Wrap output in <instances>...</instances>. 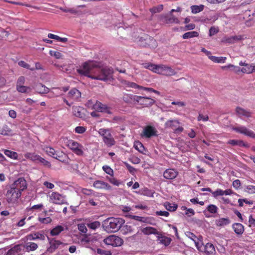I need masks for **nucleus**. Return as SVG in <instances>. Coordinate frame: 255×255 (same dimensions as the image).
<instances>
[{
  "label": "nucleus",
  "mask_w": 255,
  "mask_h": 255,
  "mask_svg": "<svg viewBox=\"0 0 255 255\" xmlns=\"http://www.w3.org/2000/svg\"><path fill=\"white\" fill-rule=\"evenodd\" d=\"M77 72L93 79L106 80L108 77L107 71L102 68L99 63L94 61H88L84 62L77 69Z\"/></svg>",
  "instance_id": "obj_1"
},
{
  "label": "nucleus",
  "mask_w": 255,
  "mask_h": 255,
  "mask_svg": "<svg viewBox=\"0 0 255 255\" xmlns=\"http://www.w3.org/2000/svg\"><path fill=\"white\" fill-rule=\"evenodd\" d=\"M21 196V194L20 192L16 191L10 186L5 194V199L8 204L13 205L18 203Z\"/></svg>",
  "instance_id": "obj_2"
},
{
  "label": "nucleus",
  "mask_w": 255,
  "mask_h": 255,
  "mask_svg": "<svg viewBox=\"0 0 255 255\" xmlns=\"http://www.w3.org/2000/svg\"><path fill=\"white\" fill-rule=\"evenodd\" d=\"M67 146L77 155H83L84 146L78 142L72 139L69 140L67 142Z\"/></svg>",
  "instance_id": "obj_3"
},
{
  "label": "nucleus",
  "mask_w": 255,
  "mask_h": 255,
  "mask_svg": "<svg viewBox=\"0 0 255 255\" xmlns=\"http://www.w3.org/2000/svg\"><path fill=\"white\" fill-rule=\"evenodd\" d=\"M49 202L54 204H67L65 196L57 192H52L49 195Z\"/></svg>",
  "instance_id": "obj_4"
},
{
  "label": "nucleus",
  "mask_w": 255,
  "mask_h": 255,
  "mask_svg": "<svg viewBox=\"0 0 255 255\" xmlns=\"http://www.w3.org/2000/svg\"><path fill=\"white\" fill-rule=\"evenodd\" d=\"M10 187L22 194V192L27 189V184L26 181L23 177H20L16 180L10 185Z\"/></svg>",
  "instance_id": "obj_5"
},
{
  "label": "nucleus",
  "mask_w": 255,
  "mask_h": 255,
  "mask_svg": "<svg viewBox=\"0 0 255 255\" xmlns=\"http://www.w3.org/2000/svg\"><path fill=\"white\" fill-rule=\"evenodd\" d=\"M179 125L180 122L176 120H170L165 123V127L171 128L175 133H179L183 131V128Z\"/></svg>",
  "instance_id": "obj_6"
},
{
  "label": "nucleus",
  "mask_w": 255,
  "mask_h": 255,
  "mask_svg": "<svg viewBox=\"0 0 255 255\" xmlns=\"http://www.w3.org/2000/svg\"><path fill=\"white\" fill-rule=\"evenodd\" d=\"M99 132L103 136L104 142L109 146H112V134L110 130L100 128Z\"/></svg>",
  "instance_id": "obj_7"
},
{
  "label": "nucleus",
  "mask_w": 255,
  "mask_h": 255,
  "mask_svg": "<svg viewBox=\"0 0 255 255\" xmlns=\"http://www.w3.org/2000/svg\"><path fill=\"white\" fill-rule=\"evenodd\" d=\"M93 109L96 111L104 113L107 114L111 113V108L107 105L104 104L99 101L96 102L93 105Z\"/></svg>",
  "instance_id": "obj_8"
},
{
  "label": "nucleus",
  "mask_w": 255,
  "mask_h": 255,
  "mask_svg": "<svg viewBox=\"0 0 255 255\" xmlns=\"http://www.w3.org/2000/svg\"><path fill=\"white\" fill-rule=\"evenodd\" d=\"M135 98V102L144 107L150 106L155 102V101L153 99L146 97L137 96Z\"/></svg>",
  "instance_id": "obj_9"
},
{
  "label": "nucleus",
  "mask_w": 255,
  "mask_h": 255,
  "mask_svg": "<svg viewBox=\"0 0 255 255\" xmlns=\"http://www.w3.org/2000/svg\"><path fill=\"white\" fill-rule=\"evenodd\" d=\"M244 39V36L241 35L226 36L222 38V42L226 44H234Z\"/></svg>",
  "instance_id": "obj_10"
},
{
  "label": "nucleus",
  "mask_w": 255,
  "mask_h": 255,
  "mask_svg": "<svg viewBox=\"0 0 255 255\" xmlns=\"http://www.w3.org/2000/svg\"><path fill=\"white\" fill-rule=\"evenodd\" d=\"M233 129L237 132L244 134L248 136L255 138V133L244 126L234 127Z\"/></svg>",
  "instance_id": "obj_11"
},
{
  "label": "nucleus",
  "mask_w": 255,
  "mask_h": 255,
  "mask_svg": "<svg viewBox=\"0 0 255 255\" xmlns=\"http://www.w3.org/2000/svg\"><path fill=\"white\" fill-rule=\"evenodd\" d=\"M156 133L157 130L154 127L151 126H147L143 128L141 136L149 138L151 136L156 135Z\"/></svg>",
  "instance_id": "obj_12"
},
{
  "label": "nucleus",
  "mask_w": 255,
  "mask_h": 255,
  "mask_svg": "<svg viewBox=\"0 0 255 255\" xmlns=\"http://www.w3.org/2000/svg\"><path fill=\"white\" fill-rule=\"evenodd\" d=\"M23 251L24 247L22 245H16L7 252L6 255H19L21 254Z\"/></svg>",
  "instance_id": "obj_13"
},
{
  "label": "nucleus",
  "mask_w": 255,
  "mask_h": 255,
  "mask_svg": "<svg viewBox=\"0 0 255 255\" xmlns=\"http://www.w3.org/2000/svg\"><path fill=\"white\" fill-rule=\"evenodd\" d=\"M81 97V92L76 88L71 89L67 94V98L74 101H79Z\"/></svg>",
  "instance_id": "obj_14"
},
{
  "label": "nucleus",
  "mask_w": 255,
  "mask_h": 255,
  "mask_svg": "<svg viewBox=\"0 0 255 255\" xmlns=\"http://www.w3.org/2000/svg\"><path fill=\"white\" fill-rule=\"evenodd\" d=\"M125 223V220L120 218H113V233L118 231Z\"/></svg>",
  "instance_id": "obj_15"
},
{
  "label": "nucleus",
  "mask_w": 255,
  "mask_h": 255,
  "mask_svg": "<svg viewBox=\"0 0 255 255\" xmlns=\"http://www.w3.org/2000/svg\"><path fill=\"white\" fill-rule=\"evenodd\" d=\"M178 172L176 170L173 168L166 169L163 173V176L165 178L172 180L175 178L178 175Z\"/></svg>",
  "instance_id": "obj_16"
},
{
  "label": "nucleus",
  "mask_w": 255,
  "mask_h": 255,
  "mask_svg": "<svg viewBox=\"0 0 255 255\" xmlns=\"http://www.w3.org/2000/svg\"><path fill=\"white\" fill-rule=\"evenodd\" d=\"M50 247L47 249V252L49 253H53L57 249L60 245L63 243L59 240H56L55 239H49Z\"/></svg>",
  "instance_id": "obj_17"
},
{
  "label": "nucleus",
  "mask_w": 255,
  "mask_h": 255,
  "mask_svg": "<svg viewBox=\"0 0 255 255\" xmlns=\"http://www.w3.org/2000/svg\"><path fill=\"white\" fill-rule=\"evenodd\" d=\"M176 74L174 70L171 67L164 65H161V70L160 74L165 76H173Z\"/></svg>",
  "instance_id": "obj_18"
},
{
  "label": "nucleus",
  "mask_w": 255,
  "mask_h": 255,
  "mask_svg": "<svg viewBox=\"0 0 255 255\" xmlns=\"http://www.w3.org/2000/svg\"><path fill=\"white\" fill-rule=\"evenodd\" d=\"M215 225L217 227L223 228L231 223L229 218H220L215 220Z\"/></svg>",
  "instance_id": "obj_19"
},
{
  "label": "nucleus",
  "mask_w": 255,
  "mask_h": 255,
  "mask_svg": "<svg viewBox=\"0 0 255 255\" xmlns=\"http://www.w3.org/2000/svg\"><path fill=\"white\" fill-rule=\"evenodd\" d=\"M26 237L27 240H35L36 239H38L43 241L45 239V235L38 232L28 235Z\"/></svg>",
  "instance_id": "obj_20"
},
{
  "label": "nucleus",
  "mask_w": 255,
  "mask_h": 255,
  "mask_svg": "<svg viewBox=\"0 0 255 255\" xmlns=\"http://www.w3.org/2000/svg\"><path fill=\"white\" fill-rule=\"evenodd\" d=\"M93 186L97 189H108L110 186L106 182L101 180H96L93 183Z\"/></svg>",
  "instance_id": "obj_21"
},
{
  "label": "nucleus",
  "mask_w": 255,
  "mask_h": 255,
  "mask_svg": "<svg viewBox=\"0 0 255 255\" xmlns=\"http://www.w3.org/2000/svg\"><path fill=\"white\" fill-rule=\"evenodd\" d=\"M236 111L240 118H242L243 117L246 118H249L251 117L252 113L250 111H247L241 108H237Z\"/></svg>",
  "instance_id": "obj_22"
},
{
  "label": "nucleus",
  "mask_w": 255,
  "mask_h": 255,
  "mask_svg": "<svg viewBox=\"0 0 255 255\" xmlns=\"http://www.w3.org/2000/svg\"><path fill=\"white\" fill-rule=\"evenodd\" d=\"M83 109L79 106L73 107V113L77 117L83 118L84 117V114L83 113Z\"/></svg>",
  "instance_id": "obj_23"
},
{
  "label": "nucleus",
  "mask_w": 255,
  "mask_h": 255,
  "mask_svg": "<svg viewBox=\"0 0 255 255\" xmlns=\"http://www.w3.org/2000/svg\"><path fill=\"white\" fill-rule=\"evenodd\" d=\"M103 228L108 233L112 232V221L111 218H108L103 222Z\"/></svg>",
  "instance_id": "obj_24"
},
{
  "label": "nucleus",
  "mask_w": 255,
  "mask_h": 255,
  "mask_svg": "<svg viewBox=\"0 0 255 255\" xmlns=\"http://www.w3.org/2000/svg\"><path fill=\"white\" fill-rule=\"evenodd\" d=\"M126 217H128L131 219H133L135 220L139 221L142 223H149V218L140 217V216H134V215H131L129 214L126 215Z\"/></svg>",
  "instance_id": "obj_25"
},
{
  "label": "nucleus",
  "mask_w": 255,
  "mask_h": 255,
  "mask_svg": "<svg viewBox=\"0 0 255 255\" xmlns=\"http://www.w3.org/2000/svg\"><path fill=\"white\" fill-rule=\"evenodd\" d=\"M137 96L132 95L131 94H124L123 96V100L127 103H134L136 102V98Z\"/></svg>",
  "instance_id": "obj_26"
},
{
  "label": "nucleus",
  "mask_w": 255,
  "mask_h": 255,
  "mask_svg": "<svg viewBox=\"0 0 255 255\" xmlns=\"http://www.w3.org/2000/svg\"><path fill=\"white\" fill-rule=\"evenodd\" d=\"M23 247L27 252L34 251L38 248V245L35 243L29 242L23 246Z\"/></svg>",
  "instance_id": "obj_27"
},
{
  "label": "nucleus",
  "mask_w": 255,
  "mask_h": 255,
  "mask_svg": "<svg viewBox=\"0 0 255 255\" xmlns=\"http://www.w3.org/2000/svg\"><path fill=\"white\" fill-rule=\"evenodd\" d=\"M233 228L235 232L238 235H241L244 231V228L240 223H235L233 225Z\"/></svg>",
  "instance_id": "obj_28"
},
{
  "label": "nucleus",
  "mask_w": 255,
  "mask_h": 255,
  "mask_svg": "<svg viewBox=\"0 0 255 255\" xmlns=\"http://www.w3.org/2000/svg\"><path fill=\"white\" fill-rule=\"evenodd\" d=\"M203 250L208 255H212L215 252L214 246L213 244L209 243L206 244Z\"/></svg>",
  "instance_id": "obj_29"
},
{
  "label": "nucleus",
  "mask_w": 255,
  "mask_h": 255,
  "mask_svg": "<svg viewBox=\"0 0 255 255\" xmlns=\"http://www.w3.org/2000/svg\"><path fill=\"white\" fill-rule=\"evenodd\" d=\"M36 89L37 92L41 94L48 93L49 91V89L42 84H37Z\"/></svg>",
  "instance_id": "obj_30"
},
{
  "label": "nucleus",
  "mask_w": 255,
  "mask_h": 255,
  "mask_svg": "<svg viewBox=\"0 0 255 255\" xmlns=\"http://www.w3.org/2000/svg\"><path fill=\"white\" fill-rule=\"evenodd\" d=\"M64 230V228L63 226L58 225L50 231V234L52 236H57L59 235L61 232L63 231Z\"/></svg>",
  "instance_id": "obj_31"
},
{
  "label": "nucleus",
  "mask_w": 255,
  "mask_h": 255,
  "mask_svg": "<svg viewBox=\"0 0 255 255\" xmlns=\"http://www.w3.org/2000/svg\"><path fill=\"white\" fill-rule=\"evenodd\" d=\"M141 232L144 235H149L151 234H156L157 230L151 227H146L141 229Z\"/></svg>",
  "instance_id": "obj_32"
},
{
  "label": "nucleus",
  "mask_w": 255,
  "mask_h": 255,
  "mask_svg": "<svg viewBox=\"0 0 255 255\" xmlns=\"http://www.w3.org/2000/svg\"><path fill=\"white\" fill-rule=\"evenodd\" d=\"M124 241L118 236L113 235V247H120L123 244Z\"/></svg>",
  "instance_id": "obj_33"
},
{
  "label": "nucleus",
  "mask_w": 255,
  "mask_h": 255,
  "mask_svg": "<svg viewBox=\"0 0 255 255\" xmlns=\"http://www.w3.org/2000/svg\"><path fill=\"white\" fill-rule=\"evenodd\" d=\"M233 68V71L236 73V74H239L240 72H242V68H241L239 66H235L231 64L222 67V69L224 70H228V68Z\"/></svg>",
  "instance_id": "obj_34"
},
{
  "label": "nucleus",
  "mask_w": 255,
  "mask_h": 255,
  "mask_svg": "<svg viewBox=\"0 0 255 255\" xmlns=\"http://www.w3.org/2000/svg\"><path fill=\"white\" fill-rule=\"evenodd\" d=\"M55 158L62 162H65L67 159V155L64 152L58 151Z\"/></svg>",
  "instance_id": "obj_35"
},
{
  "label": "nucleus",
  "mask_w": 255,
  "mask_h": 255,
  "mask_svg": "<svg viewBox=\"0 0 255 255\" xmlns=\"http://www.w3.org/2000/svg\"><path fill=\"white\" fill-rule=\"evenodd\" d=\"M158 241L160 244L167 246L170 244L171 240L169 238L161 236L158 237Z\"/></svg>",
  "instance_id": "obj_36"
},
{
  "label": "nucleus",
  "mask_w": 255,
  "mask_h": 255,
  "mask_svg": "<svg viewBox=\"0 0 255 255\" xmlns=\"http://www.w3.org/2000/svg\"><path fill=\"white\" fill-rule=\"evenodd\" d=\"M44 150L48 155L54 158L56 156V155L57 154V153L58 151L55 150L53 148L49 146L45 147Z\"/></svg>",
  "instance_id": "obj_37"
},
{
  "label": "nucleus",
  "mask_w": 255,
  "mask_h": 255,
  "mask_svg": "<svg viewBox=\"0 0 255 255\" xmlns=\"http://www.w3.org/2000/svg\"><path fill=\"white\" fill-rule=\"evenodd\" d=\"M204 7V5L203 4L192 5L191 6V12L194 14L199 13L203 10Z\"/></svg>",
  "instance_id": "obj_38"
},
{
  "label": "nucleus",
  "mask_w": 255,
  "mask_h": 255,
  "mask_svg": "<svg viewBox=\"0 0 255 255\" xmlns=\"http://www.w3.org/2000/svg\"><path fill=\"white\" fill-rule=\"evenodd\" d=\"M210 59L215 63H224L225 62L226 57H216L214 56H210Z\"/></svg>",
  "instance_id": "obj_39"
},
{
  "label": "nucleus",
  "mask_w": 255,
  "mask_h": 255,
  "mask_svg": "<svg viewBox=\"0 0 255 255\" xmlns=\"http://www.w3.org/2000/svg\"><path fill=\"white\" fill-rule=\"evenodd\" d=\"M4 153L9 158L13 159H17L18 158V154L17 152L12 151L8 149L4 150Z\"/></svg>",
  "instance_id": "obj_40"
},
{
  "label": "nucleus",
  "mask_w": 255,
  "mask_h": 255,
  "mask_svg": "<svg viewBox=\"0 0 255 255\" xmlns=\"http://www.w3.org/2000/svg\"><path fill=\"white\" fill-rule=\"evenodd\" d=\"M134 147L140 153H144V147L143 144L139 141H136L134 142Z\"/></svg>",
  "instance_id": "obj_41"
},
{
  "label": "nucleus",
  "mask_w": 255,
  "mask_h": 255,
  "mask_svg": "<svg viewBox=\"0 0 255 255\" xmlns=\"http://www.w3.org/2000/svg\"><path fill=\"white\" fill-rule=\"evenodd\" d=\"M164 206L167 210L171 212L175 211L177 208V205L175 203L165 202Z\"/></svg>",
  "instance_id": "obj_42"
},
{
  "label": "nucleus",
  "mask_w": 255,
  "mask_h": 255,
  "mask_svg": "<svg viewBox=\"0 0 255 255\" xmlns=\"http://www.w3.org/2000/svg\"><path fill=\"white\" fill-rule=\"evenodd\" d=\"M199 35V33L197 31H193L190 32H188L186 33H185L183 36L182 37L183 39H187V38H190L193 37H197Z\"/></svg>",
  "instance_id": "obj_43"
},
{
  "label": "nucleus",
  "mask_w": 255,
  "mask_h": 255,
  "mask_svg": "<svg viewBox=\"0 0 255 255\" xmlns=\"http://www.w3.org/2000/svg\"><path fill=\"white\" fill-rule=\"evenodd\" d=\"M241 71L243 73L250 74L253 72V64H247L245 66L242 68Z\"/></svg>",
  "instance_id": "obj_44"
},
{
  "label": "nucleus",
  "mask_w": 255,
  "mask_h": 255,
  "mask_svg": "<svg viewBox=\"0 0 255 255\" xmlns=\"http://www.w3.org/2000/svg\"><path fill=\"white\" fill-rule=\"evenodd\" d=\"M39 155L34 153L27 152L24 154V157L27 159H29L33 161H37Z\"/></svg>",
  "instance_id": "obj_45"
},
{
  "label": "nucleus",
  "mask_w": 255,
  "mask_h": 255,
  "mask_svg": "<svg viewBox=\"0 0 255 255\" xmlns=\"http://www.w3.org/2000/svg\"><path fill=\"white\" fill-rule=\"evenodd\" d=\"M165 22L166 23H179V20L171 13V16L170 17L166 18L165 19Z\"/></svg>",
  "instance_id": "obj_46"
},
{
  "label": "nucleus",
  "mask_w": 255,
  "mask_h": 255,
  "mask_svg": "<svg viewBox=\"0 0 255 255\" xmlns=\"http://www.w3.org/2000/svg\"><path fill=\"white\" fill-rule=\"evenodd\" d=\"M207 210L208 212L212 214L216 213L218 211V208L217 206L215 205L211 204L207 207Z\"/></svg>",
  "instance_id": "obj_47"
},
{
  "label": "nucleus",
  "mask_w": 255,
  "mask_h": 255,
  "mask_svg": "<svg viewBox=\"0 0 255 255\" xmlns=\"http://www.w3.org/2000/svg\"><path fill=\"white\" fill-rule=\"evenodd\" d=\"M49 54L51 56L54 57L56 59H60L62 57V54L58 51L55 50H50L49 52Z\"/></svg>",
  "instance_id": "obj_48"
},
{
  "label": "nucleus",
  "mask_w": 255,
  "mask_h": 255,
  "mask_svg": "<svg viewBox=\"0 0 255 255\" xmlns=\"http://www.w3.org/2000/svg\"><path fill=\"white\" fill-rule=\"evenodd\" d=\"M17 90L20 93H26L30 91V88L24 86H19L16 87Z\"/></svg>",
  "instance_id": "obj_49"
},
{
  "label": "nucleus",
  "mask_w": 255,
  "mask_h": 255,
  "mask_svg": "<svg viewBox=\"0 0 255 255\" xmlns=\"http://www.w3.org/2000/svg\"><path fill=\"white\" fill-rule=\"evenodd\" d=\"M244 190L249 194H254L255 193V186L247 185L245 187Z\"/></svg>",
  "instance_id": "obj_50"
},
{
  "label": "nucleus",
  "mask_w": 255,
  "mask_h": 255,
  "mask_svg": "<svg viewBox=\"0 0 255 255\" xmlns=\"http://www.w3.org/2000/svg\"><path fill=\"white\" fill-rule=\"evenodd\" d=\"M19 66L29 69L31 71H34V68H31L29 64H27L24 61H20L18 62Z\"/></svg>",
  "instance_id": "obj_51"
},
{
  "label": "nucleus",
  "mask_w": 255,
  "mask_h": 255,
  "mask_svg": "<svg viewBox=\"0 0 255 255\" xmlns=\"http://www.w3.org/2000/svg\"><path fill=\"white\" fill-rule=\"evenodd\" d=\"M219 17L218 14H215L210 17V18H206L203 20L205 23H208L209 21H212V22L215 21Z\"/></svg>",
  "instance_id": "obj_52"
},
{
  "label": "nucleus",
  "mask_w": 255,
  "mask_h": 255,
  "mask_svg": "<svg viewBox=\"0 0 255 255\" xmlns=\"http://www.w3.org/2000/svg\"><path fill=\"white\" fill-rule=\"evenodd\" d=\"M194 244L199 251H202L203 250L204 246H203L202 242L199 239L194 242Z\"/></svg>",
  "instance_id": "obj_53"
},
{
  "label": "nucleus",
  "mask_w": 255,
  "mask_h": 255,
  "mask_svg": "<svg viewBox=\"0 0 255 255\" xmlns=\"http://www.w3.org/2000/svg\"><path fill=\"white\" fill-rule=\"evenodd\" d=\"M38 162H39L41 163L43 165L50 167L51 166L50 163L47 160H45L43 158L41 157L39 155L37 161Z\"/></svg>",
  "instance_id": "obj_54"
},
{
  "label": "nucleus",
  "mask_w": 255,
  "mask_h": 255,
  "mask_svg": "<svg viewBox=\"0 0 255 255\" xmlns=\"http://www.w3.org/2000/svg\"><path fill=\"white\" fill-rule=\"evenodd\" d=\"M100 223L98 221H95L88 224V226L91 229L95 230L100 226Z\"/></svg>",
  "instance_id": "obj_55"
},
{
  "label": "nucleus",
  "mask_w": 255,
  "mask_h": 255,
  "mask_svg": "<svg viewBox=\"0 0 255 255\" xmlns=\"http://www.w3.org/2000/svg\"><path fill=\"white\" fill-rule=\"evenodd\" d=\"M160 70L161 65H155L153 64L151 71H153L154 73L160 74Z\"/></svg>",
  "instance_id": "obj_56"
},
{
  "label": "nucleus",
  "mask_w": 255,
  "mask_h": 255,
  "mask_svg": "<svg viewBox=\"0 0 255 255\" xmlns=\"http://www.w3.org/2000/svg\"><path fill=\"white\" fill-rule=\"evenodd\" d=\"M212 194L214 197L217 198L218 196L224 195V190L217 189L216 191L212 192Z\"/></svg>",
  "instance_id": "obj_57"
},
{
  "label": "nucleus",
  "mask_w": 255,
  "mask_h": 255,
  "mask_svg": "<svg viewBox=\"0 0 255 255\" xmlns=\"http://www.w3.org/2000/svg\"><path fill=\"white\" fill-rule=\"evenodd\" d=\"M86 130V128L82 126H78L75 128V131L76 133H84Z\"/></svg>",
  "instance_id": "obj_58"
},
{
  "label": "nucleus",
  "mask_w": 255,
  "mask_h": 255,
  "mask_svg": "<svg viewBox=\"0 0 255 255\" xmlns=\"http://www.w3.org/2000/svg\"><path fill=\"white\" fill-rule=\"evenodd\" d=\"M97 253L102 255H111L112 254L110 251H106L101 249H97Z\"/></svg>",
  "instance_id": "obj_59"
},
{
  "label": "nucleus",
  "mask_w": 255,
  "mask_h": 255,
  "mask_svg": "<svg viewBox=\"0 0 255 255\" xmlns=\"http://www.w3.org/2000/svg\"><path fill=\"white\" fill-rule=\"evenodd\" d=\"M125 165L131 174H132V175L135 174L136 172V169L133 167L131 166L130 165H129L128 163L127 162H125Z\"/></svg>",
  "instance_id": "obj_60"
},
{
  "label": "nucleus",
  "mask_w": 255,
  "mask_h": 255,
  "mask_svg": "<svg viewBox=\"0 0 255 255\" xmlns=\"http://www.w3.org/2000/svg\"><path fill=\"white\" fill-rule=\"evenodd\" d=\"M39 221L42 224H48L52 222V219L50 217L46 218H39Z\"/></svg>",
  "instance_id": "obj_61"
},
{
  "label": "nucleus",
  "mask_w": 255,
  "mask_h": 255,
  "mask_svg": "<svg viewBox=\"0 0 255 255\" xmlns=\"http://www.w3.org/2000/svg\"><path fill=\"white\" fill-rule=\"evenodd\" d=\"M122 231H124L123 234H124L130 233L132 232V227L130 226L125 225L123 227Z\"/></svg>",
  "instance_id": "obj_62"
},
{
  "label": "nucleus",
  "mask_w": 255,
  "mask_h": 255,
  "mask_svg": "<svg viewBox=\"0 0 255 255\" xmlns=\"http://www.w3.org/2000/svg\"><path fill=\"white\" fill-rule=\"evenodd\" d=\"M78 228L80 232L83 233H86L87 232V229L84 224H78Z\"/></svg>",
  "instance_id": "obj_63"
},
{
  "label": "nucleus",
  "mask_w": 255,
  "mask_h": 255,
  "mask_svg": "<svg viewBox=\"0 0 255 255\" xmlns=\"http://www.w3.org/2000/svg\"><path fill=\"white\" fill-rule=\"evenodd\" d=\"M219 29L217 27L215 26H212L209 30V35L210 36H213L218 33Z\"/></svg>",
  "instance_id": "obj_64"
}]
</instances>
